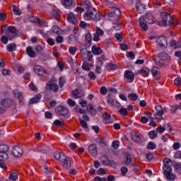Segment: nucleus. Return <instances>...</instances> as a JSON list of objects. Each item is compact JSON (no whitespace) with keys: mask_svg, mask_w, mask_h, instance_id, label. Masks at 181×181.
I'll return each instance as SVG.
<instances>
[{"mask_svg":"<svg viewBox=\"0 0 181 181\" xmlns=\"http://www.w3.org/2000/svg\"><path fill=\"white\" fill-rule=\"evenodd\" d=\"M172 160L168 158H165L163 160V173L167 180L173 181L175 180V175L172 173Z\"/></svg>","mask_w":181,"mask_h":181,"instance_id":"nucleus-1","label":"nucleus"},{"mask_svg":"<svg viewBox=\"0 0 181 181\" xmlns=\"http://www.w3.org/2000/svg\"><path fill=\"white\" fill-rule=\"evenodd\" d=\"M83 19L88 21H93L94 22H98L101 21V16L95 8H89L87 11L84 13Z\"/></svg>","mask_w":181,"mask_h":181,"instance_id":"nucleus-2","label":"nucleus"},{"mask_svg":"<svg viewBox=\"0 0 181 181\" xmlns=\"http://www.w3.org/2000/svg\"><path fill=\"white\" fill-rule=\"evenodd\" d=\"M162 20L158 22L159 26H168V25H179L178 22L175 23L173 18L168 13L163 12L160 14Z\"/></svg>","mask_w":181,"mask_h":181,"instance_id":"nucleus-3","label":"nucleus"},{"mask_svg":"<svg viewBox=\"0 0 181 181\" xmlns=\"http://www.w3.org/2000/svg\"><path fill=\"white\" fill-rule=\"evenodd\" d=\"M9 147L6 144L0 145V162L8 159V151Z\"/></svg>","mask_w":181,"mask_h":181,"instance_id":"nucleus-4","label":"nucleus"},{"mask_svg":"<svg viewBox=\"0 0 181 181\" xmlns=\"http://www.w3.org/2000/svg\"><path fill=\"white\" fill-rule=\"evenodd\" d=\"M33 70L35 74L40 77L43 76L44 74H47V70L45 69L43 66L40 65L34 66Z\"/></svg>","mask_w":181,"mask_h":181,"instance_id":"nucleus-5","label":"nucleus"},{"mask_svg":"<svg viewBox=\"0 0 181 181\" xmlns=\"http://www.w3.org/2000/svg\"><path fill=\"white\" fill-rule=\"evenodd\" d=\"M165 60H170V56L165 52H161L158 54V59H156V64L162 65V62H165Z\"/></svg>","mask_w":181,"mask_h":181,"instance_id":"nucleus-6","label":"nucleus"},{"mask_svg":"<svg viewBox=\"0 0 181 181\" xmlns=\"http://www.w3.org/2000/svg\"><path fill=\"white\" fill-rule=\"evenodd\" d=\"M103 36H104V30L100 28V27H96L93 37L94 42H100L101 40L100 37H103Z\"/></svg>","mask_w":181,"mask_h":181,"instance_id":"nucleus-7","label":"nucleus"},{"mask_svg":"<svg viewBox=\"0 0 181 181\" xmlns=\"http://www.w3.org/2000/svg\"><path fill=\"white\" fill-rule=\"evenodd\" d=\"M124 80L127 83H134L135 80V74L130 71H126L124 72Z\"/></svg>","mask_w":181,"mask_h":181,"instance_id":"nucleus-8","label":"nucleus"},{"mask_svg":"<svg viewBox=\"0 0 181 181\" xmlns=\"http://www.w3.org/2000/svg\"><path fill=\"white\" fill-rule=\"evenodd\" d=\"M12 154L15 158H21L23 155V150L18 146H16L12 149Z\"/></svg>","mask_w":181,"mask_h":181,"instance_id":"nucleus-9","label":"nucleus"},{"mask_svg":"<svg viewBox=\"0 0 181 181\" xmlns=\"http://www.w3.org/2000/svg\"><path fill=\"white\" fill-rule=\"evenodd\" d=\"M88 47H89L88 46L83 44L79 45V50L83 59H87V53H88Z\"/></svg>","mask_w":181,"mask_h":181,"instance_id":"nucleus-10","label":"nucleus"},{"mask_svg":"<svg viewBox=\"0 0 181 181\" xmlns=\"http://www.w3.org/2000/svg\"><path fill=\"white\" fill-rule=\"evenodd\" d=\"M72 95L74 98L77 100L78 98H81V97H84L86 94L84 93V91L76 88L72 91Z\"/></svg>","mask_w":181,"mask_h":181,"instance_id":"nucleus-11","label":"nucleus"},{"mask_svg":"<svg viewBox=\"0 0 181 181\" xmlns=\"http://www.w3.org/2000/svg\"><path fill=\"white\" fill-rule=\"evenodd\" d=\"M139 23L140 28H141L143 30H145V31L148 30V24L144 16H141L139 18Z\"/></svg>","mask_w":181,"mask_h":181,"instance_id":"nucleus-12","label":"nucleus"},{"mask_svg":"<svg viewBox=\"0 0 181 181\" xmlns=\"http://www.w3.org/2000/svg\"><path fill=\"white\" fill-rule=\"evenodd\" d=\"M55 111L57 114H59V115H67V114H69V109L63 106L56 107Z\"/></svg>","mask_w":181,"mask_h":181,"instance_id":"nucleus-13","label":"nucleus"},{"mask_svg":"<svg viewBox=\"0 0 181 181\" xmlns=\"http://www.w3.org/2000/svg\"><path fill=\"white\" fill-rule=\"evenodd\" d=\"M67 20L69 22H70V23H73L74 25H76V23H78V20H77V16H76L74 13H68Z\"/></svg>","mask_w":181,"mask_h":181,"instance_id":"nucleus-14","label":"nucleus"},{"mask_svg":"<svg viewBox=\"0 0 181 181\" xmlns=\"http://www.w3.org/2000/svg\"><path fill=\"white\" fill-rule=\"evenodd\" d=\"M156 42L159 45L160 47H165L168 45V41L165 36H160L158 37Z\"/></svg>","mask_w":181,"mask_h":181,"instance_id":"nucleus-15","label":"nucleus"},{"mask_svg":"<svg viewBox=\"0 0 181 181\" xmlns=\"http://www.w3.org/2000/svg\"><path fill=\"white\" fill-rule=\"evenodd\" d=\"M136 8L138 13H144L145 12V9H146V6L144 4L141 2H137L136 4Z\"/></svg>","mask_w":181,"mask_h":181,"instance_id":"nucleus-16","label":"nucleus"},{"mask_svg":"<svg viewBox=\"0 0 181 181\" xmlns=\"http://www.w3.org/2000/svg\"><path fill=\"white\" fill-rule=\"evenodd\" d=\"M46 87H47V90H52L54 93H57V91H59V86H57V84H56L53 82H49L47 84Z\"/></svg>","mask_w":181,"mask_h":181,"instance_id":"nucleus-17","label":"nucleus"},{"mask_svg":"<svg viewBox=\"0 0 181 181\" xmlns=\"http://www.w3.org/2000/svg\"><path fill=\"white\" fill-rule=\"evenodd\" d=\"M155 108L156 112L161 114V115H163V114H166V112H168V108L166 107H163L160 105H156Z\"/></svg>","mask_w":181,"mask_h":181,"instance_id":"nucleus-18","label":"nucleus"},{"mask_svg":"<svg viewBox=\"0 0 181 181\" xmlns=\"http://www.w3.org/2000/svg\"><path fill=\"white\" fill-rule=\"evenodd\" d=\"M29 21L33 23H38L40 26H43L45 25V21H41L39 18L35 16L30 17Z\"/></svg>","mask_w":181,"mask_h":181,"instance_id":"nucleus-19","label":"nucleus"},{"mask_svg":"<svg viewBox=\"0 0 181 181\" xmlns=\"http://www.w3.org/2000/svg\"><path fill=\"white\" fill-rule=\"evenodd\" d=\"M151 74L155 80H159L160 78V75L159 73V68L153 67L151 71Z\"/></svg>","mask_w":181,"mask_h":181,"instance_id":"nucleus-20","label":"nucleus"},{"mask_svg":"<svg viewBox=\"0 0 181 181\" xmlns=\"http://www.w3.org/2000/svg\"><path fill=\"white\" fill-rule=\"evenodd\" d=\"M88 151L90 153V155H92V156H97V145L91 144L90 146H89Z\"/></svg>","mask_w":181,"mask_h":181,"instance_id":"nucleus-21","label":"nucleus"},{"mask_svg":"<svg viewBox=\"0 0 181 181\" xmlns=\"http://www.w3.org/2000/svg\"><path fill=\"white\" fill-rule=\"evenodd\" d=\"M54 158L57 160H59V162H63L66 157L63 153L56 152L54 153Z\"/></svg>","mask_w":181,"mask_h":181,"instance_id":"nucleus-22","label":"nucleus"},{"mask_svg":"<svg viewBox=\"0 0 181 181\" xmlns=\"http://www.w3.org/2000/svg\"><path fill=\"white\" fill-rule=\"evenodd\" d=\"M13 94L16 98H18L20 104H22L21 101H22V99L23 98V94L22 93V92H19L18 89H16L13 90Z\"/></svg>","mask_w":181,"mask_h":181,"instance_id":"nucleus-23","label":"nucleus"},{"mask_svg":"<svg viewBox=\"0 0 181 181\" xmlns=\"http://www.w3.org/2000/svg\"><path fill=\"white\" fill-rule=\"evenodd\" d=\"M86 111L90 112L91 115H95L97 114V110L94 109L93 104H88L86 107Z\"/></svg>","mask_w":181,"mask_h":181,"instance_id":"nucleus-24","label":"nucleus"},{"mask_svg":"<svg viewBox=\"0 0 181 181\" xmlns=\"http://www.w3.org/2000/svg\"><path fill=\"white\" fill-rule=\"evenodd\" d=\"M103 117L105 119V124H112L114 122V120L111 119V116L107 112L103 113Z\"/></svg>","mask_w":181,"mask_h":181,"instance_id":"nucleus-25","label":"nucleus"},{"mask_svg":"<svg viewBox=\"0 0 181 181\" xmlns=\"http://www.w3.org/2000/svg\"><path fill=\"white\" fill-rule=\"evenodd\" d=\"M137 74H141L143 77H148L149 76V69L143 68L141 70L137 71Z\"/></svg>","mask_w":181,"mask_h":181,"instance_id":"nucleus-26","label":"nucleus"},{"mask_svg":"<svg viewBox=\"0 0 181 181\" xmlns=\"http://www.w3.org/2000/svg\"><path fill=\"white\" fill-rule=\"evenodd\" d=\"M41 99L42 95L37 94L30 100L29 104H36L37 103H39V100H40Z\"/></svg>","mask_w":181,"mask_h":181,"instance_id":"nucleus-27","label":"nucleus"},{"mask_svg":"<svg viewBox=\"0 0 181 181\" xmlns=\"http://www.w3.org/2000/svg\"><path fill=\"white\" fill-rule=\"evenodd\" d=\"M1 104L3 107L8 108L12 105V100L11 99H4L1 100Z\"/></svg>","mask_w":181,"mask_h":181,"instance_id":"nucleus-28","label":"nucleus"},{"mask_svg":"<svg viewBox=\"0 0 181 181\" xmlns=\"http://www.w3.org/2000/svg\"><path fill=\"white\" fill-rule=\"evenodd\" d=\"M63 162L64 168L65 169H70V168H71V160H70V158L69 157H66Z\"/></svg>","mask_w":181,"mask_h":181,"instance_id":"nucleus-29","label":"nucleus"},{"mask_svg":"<svg viewBox=\"0 0 181 181\" xmlns=\"http://www.w3.org/2000/svg\"><path fill=\"white\" fill-rule=\"evenodd\" d=\"M77 42H78V35H69V43L70 45H74V43H77Z\"/></svg>","mask_w":181,"mask_h":181,"instance_id":"nucleus-30","label":"nucleus"},{"mask_svg":"<svg viewBox=\"0 0 181 181\" xmlns=\"http://www.w3.org/2000/svg\"><path fill=\"white\" fill-rule=\"evenodd\" d=\"M26 53L30 57H36V52L33 51L32 47H28L26 48Z\"/></svg>","mask_w":181,"mask_h":181,"instance_id":"nucleus-31","label":"nucleus"},{"mask_svg":"<svg viewBox=\"0 0 181 181\" xmlns=\"http://www.w3.org/2000/svg\"><path fill=\"white\" fill-rule=\"evenodd\" d=\"M146 19L147 21V23H153L155 22V18L152 16V13H147L146 14Z\"/></svg>","mask_w":181,"mask_h":181,"instance_id":"nucleus-32","label":"nucleus"},{"mask_svg":"<svg viewBox=\"0 0 181 181\" xmlns=\"http://www.w3.org/2000/svg\"><path fill=\"white\" fill-rule=\"evenodd\" d=\"M92 40H93V38L91 37V34L90 33H87L86 35L85 42L86 43V45L88 46V47H90V46H91Z\"/></svg>","mask_w":181,"mask_h":181,"instance_id":"nucleus-33","label":"nucleus"},{"mask_svg":"<svg viewBox=\"0 0 181 181\" xmlns=\"http://www.w3.org/2000/svg\"><path fill=\"white\" fill-rule=\"evenodd\" d=\"M92 52L93 54L95 55L101 54L103 53V50L101 49V48L97 46L92 47Z\"/></svg>","mask_w":181,"mask_h":181,"instance_id":"nucleus-34","label":"nucleus"},{"mask_svg":"<svg viewBox=\"0 0 181 181\" xmlns=\"http://www.w3.org/2000/svg\"><path fill=\"white\" fill-rule=\"evenodd\" d=\"M170 46L171 47H173V49H179L181 47V42L180 41L172 40Z\"/></svg>","mask_w":181,"mask_h":181,"instance_id":"nucleus-35","label":"nucleus"},{"mask_svg":"<svg viewBox=\"0 0 181 181\" xmlns=\"http://www.w3.org/2000/svg\"><path fill=\"white\" fill-rule=\"evenodd\" d=\"M132 139L136 144H142V139H141V136L138 134H132Z\"/></svg>","mask_w":181,"mask_h":181,"instance_id":"nucleus-36","label":"nucleus"},{"mask_svg":"<svg viewBox=\"0 0 181 181\" xmlns=\"http://www.w3.org/2000/svg\"><path fill=\"white\" fill-rule=\"evenodd\" d=\"M61 4L65 8H69V6H71L73 5V0H61Z\"/></svg>","mask_w":181,"mask_h":181,"instance_id":"nucleus-37","label":"nucleus"},{"mask_svg":"<svg viewBox=\"0 0 181 181\" xmlns=\"http://www.w3.org/2000/svg\"><path fill=\"white\" fill-rule=\"evenodd\" d=\"M106 69L108 70V71H112L114 70H117V69H118V66H117L115 64H108L106 66Z\"/></svg>","mask_w":181,"mask_h":181,"instance_id":"nucleus-38","label":"nucleus"},{"mask_svg":"<svg viewBox=\"0 0 181 181\" xmlns=\"http://www.w3.org/2000/svg\"><path fill=\"white\" fill-rule=\"evenodd\" d=\"M128 98L130 101H136V100L139 98V96L136 93H132L128 95Z\"/></svg>","mask_w":181,"mask_h":181,"instance_id":"nucleus-39","label":"nucleus"},{"mask_svg":"<svg viewBox=\"0 0 181 181\" xmlns=\"http://www.w3.org/2000/svg\"><path fill=\"white\" fill-rule=\"evenodd\" d=\"M113 28L115 29V30H121L122 28V24L119 21H115L113 22Z\"/></svg>","mask_w":181,"mask_h":181,"instance_id":"nucleus-40","label":"nucleus"},{"mask_svg":"<svg viewBox=\"0 0 181 181\" xmlns=\"http://www.w3.org/2000/svg\"><path fill=\"white\" fill-rule=\"evenodd\" d=\"M112 11L114 12V15H115V16H120L121 10H119V8H117V6H112Z\"/></svg>","mask_w":181,"mask_h":181,"instance_id":"nucleus-41","label":"nucleus"},{"mask_svg":"<svg viewBox=\"0 0 181 181\" xmlns=\"http://www.w3.org/2000/svg\"><path fill=\"white\" fill-rule=\"evenodd\" d=\"M100 160L105 165V166H108V162L110 159H108V157L107 156H102L100 157Z\"/></svg>","mask_w":181,"mask_h":181,"instance_id":"nucleus-42","label":"nucleus"},{"mask_svg":"<svg viewBox=\"0 0 181 181\" xmlns=\"http://www.w3.org/2000/svg\"><path fill=\"white\" fill-rule=\"evenodd\" d=\"M15 50H16V45L15 44L11 43L7 45L8 52H15Z\"/></svg>","mask_w":181,"mask_h":181,"instance_id":"nucleus-43","label":"nucleus"},{"mask_svg":"<svg viewBox=\"0 0 181 181\" xmlns=\"http://www.w3.org/2000/svg\"><path fill=\"white\" fill-rule=\"evenodd\" d=\"M8 179L13 181L18 180V173H10Z\"/></svg>","mask_w":181,"mask_h":181,"instance_id":"nucleus-44","label":"nucleus"},{"mask_svg":"<svg viewBox=\"0 0 181 181\" xmlns=\"http://www.w3.org/2000/svg\"><path fill=\"white\" fill-rule=\"evenodd\" d=\"M148 136L151 138V139H155L156 136H158V132L156 131H151L148 133Z\"/></svg>","mask_w":181,"mask_h":181,"instance_id":"nucleus-45","label":"nucleus"},{"mask_svg":"<svg viewBox=\"0 0 181 181\" xmlns=\"http://www.w3.org/2000/svg\"><path fill=\"white\" fill-rule=\"evenodd\" d=\"M148 117L151 119L149 125H151V127H156V122H155L153 117H152V115L148 113Z\"/></svg>","mask_w":181,"mask_h":181,"instance_id":"nucleus-46","label":"nucleus"},{"mask_svg":"<svg viewBox=\"0 0 181 181\" xmlns=\"http://www.w3.org/2000/svg\"><path fill=\"white\" fill-rule=\"evenodd\" d=\"M119 112V114H121V115H124V117H127V115H128V110L125 107L120 108Z\"/></svg>","mask_w":181,"mask_h":181,"instance_id":"nucleus-47","label":"nucleus"},{"mask_svg":"<svg viewBox=\"0 0 181 181\" xmlns=\"http://www.w3.org/2000/svg\"><path fill=\"white\" fill-rule=\"evenodd\" d=\"M52 32L54 33H57V35H60V33L62 32V30L60 29V28H59V26L54 25L52 27Z\"/></svg>","mask_w":181,"mask_h":181,"instance_id":"nucleus-48","label":"nucleus"},{"mask_svg":"<svg viewBox=\"0 0 181 181\" xmlns=\"http://www.w3.org/2000/svg\"><path fill=\"white\" fill-rule=\"evenodd\" d=\"M147 149L152 151V149H156V144L155 143L151 141L147 145Z\"/></svg>","mask_w":181,"mask_h":181,"instance_id":"nucleus-49","label":"nucleus"},{"mask_svg":"<svg viewBox=\"0 0 181 181\" xmlns=\"http://www.w3.org/2000/svg\"><path fill=\"white\" fill-rule=\"evenodd\" d=\"M13 13L17 15V16H19L21 13V10H19V8H18L15 5L13 6Z\"/></svg>","mask_w":181,"mask_h":181,"instance_id":"nucleus-50","label":"nucleus"},{"mask_svg":"<svg viewBox=\"0 0 181 181\" xmlns=\"http://www.w3.org/2000/svg\"><path fill=\"white\" fill-rule=\"evenodd\" d=\"M59 84L61 88L63 87V86H64V84H66V78H64V76H62L59 78Z\"/></svg>","mask_w":181,"mask_h":181,"instance_id":"nucleus-51","label":"nucleus"},{"mask_svg":"<svg viewBox=\"0 0 181 181\" xmlns=\"http://www.w3.org/2000/svg\"><path fill=\"white\" fill-rule=\"evenodd\" d=\"M102 66H103V62H100V64L96 65L95 71L96 73H98V74H101V73H103V69H101Z\"/></svg>","mask_w":181,"mask_h":181,"instance_id":"nucleus-52","label":"nucleus"},{"mask_svg":"<svg viewBox=\"0 0 181 181\" xmlns=\"http://www.w3.org/2000/svg\"><path fill=\"white\" fill-rule=\"evenodd\" d=\"M177 110H180V107H179V105H173L171 106L170 111L172 114H175L177 111Z\"/></svg>","mask_w":181,"mask_h":181,"instance_id":"nucleus-53","label":"nucleus"},{"mask_svg":"<svg viewBox=\"0 0 181 181\" xmlns=\"http://www.w3.org/2000/svg\"><path fill=\"white\" fill-rule=\"evenodd\" d=\"M69 52L70 54H71L72 56H75L76 53L77 52V49H76V47L71 46L69 47Z\"/></svg>","mask_w":181,"mask_h":181,"instance_id":"nucleus-54","label":"nucleus"},{"mask_svg":"<svg viewBox=\"0 0 181 181\" xmlns=\"http://www.w3.org/2000/svg\"><path fill=\"white\" fill-rule=\"evenodd\" d=\"M83 6L85 9H90V8H93L90 6V1L88 0H83Z\"/></svg>","mask_w":181,"mask_h":181,"instance_id":"nucleus-55","label":"nucleus"},{"mask_svg":"<svg viewBox=\"0 0 181 181\" xmlns=\"http://www.w3.org/2000/svg\"><path fill=\"white\" fill-rule=\"evenodd\" d=\"M82 69L85 70V71H90V66L87 62H83L82 64Z\"/></svg>","mask_w":181,"mask_h":181,"instance_id":"nucleus-56","label":"nucleus"},{"mask_svg":"<svg viewBox=\"0 0 181 181\" xmlns=\"http://www.w3.org/2000/svg\"><path fill=\"white\" fill-rule=\"evenodd\" d=\"M79 121L81 122V125L83 128H88V124H87V122L84 121L83 119L79 118Z\"/></svg>","mask_w":181,"mask_h":181,"instance_id":"nucleus-57","label":"nucleus"},{"mask_svg":"<svg viewBox=\"0 0 181 181\" xmlns=\"http://www.w3.org/2000/svg\"><path fill=\"white\" fill-rule=\"evenodd\" d=\"M154 117L156 119H160V121H162V119H163V115L158 113L157 112H156V113L154 114Z\"/></svg>","mask_w":181,"mask_h":181,"instance_id":"nucleus-58","label":"nucleus"},{"mask_svg":"<svg viewBox=\"0 0 181 181\" xmlns=\"http://www.w3.org/2000/svg\"><path fill=\"white\" fill-rule=\"evenodd\" d=\"M78 103L80 104V105H81V107H83V108H85V107H87V101L83 100V99H79L78 100Z\"/></svg>","mask_w":181,"mask_h":181,"instance_id":"nucleus-59","label":"nucleus"},{"mask_svg":"<svg viewBox=\"0 0 181 181\" xmlns=\"http://www.w3.org/2000/svg\"><path fill=\"white\" fill-rule=\"evenodd\" d=\"M1 42L4 44V45H7L8 44V37L5 36V35H2L1 37Z\"/></svg>","mask_w":181,"mask_h":181,"instance_id":"nucleus-60","label":"nucleus"},{"mask_svg":"<svg viewBox=\"0 0 181 181\" xmlns=\"http://www.w3.org/2000/svg\"><path fill=\"white\" fill-rule=\"evenodd\" d=\"M112 148H114V149H118V148H119V141H113L112 144Z\"/></svg>","mask_w":181,"mask_h":181,"instance_id":"nucleus-61","label":"nucleus"},{"mask_svg":"<svg viewBox=\"0 0 181 181\" xmlns=\"http://www.w3.org/2000/svg\"><path fill=\"white\" fill-rule=\"evenodd\" d=\"M67 104L70 107H74L76 105V102L74 100H73V99L69 98L67 100Z\"/></svg>","mask_w":181,"mask_h":181,"instance_id":"nucleus-62","label":"nucleus"},{"mask_svg":"<svg viewBox=\"0 0 181 181\" xmlns=\"http://www.w3.org/2000/svg\"><path fill=\"white\" fill-rule=\"evenodd\" d=\"M94 181H107V178L105 177H101L97 176L94 178Z\"/></svg>","mask_w":181,"mask_h":181,"instance_id":"nucleus-63","label":"nucleus"},{"mask_svg":"<svg viewBox=\"0 0 181 181\" xmlns=\"http://www.w3.org/2000/svg\"><path fill=\"white\" fill-rule=\"evenodd\" d=\"M174 83L175 86H180L181 87V78H177L175 79Z\"/></svg>","mask_w":181,"mask_h":181,"instance_id":"nucleus-64","label":"nucleus"}]
</instances>
